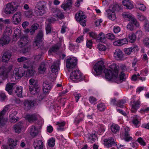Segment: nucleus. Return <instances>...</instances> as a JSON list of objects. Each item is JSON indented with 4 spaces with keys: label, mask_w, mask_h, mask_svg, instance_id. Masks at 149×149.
<instances>
[{
    "label": "nucleus",
    "mask_w": 149,
    "mask_h": 149,
    "mask_svg": "<svg viewBox=\"0 0 149 149\" xmlns=\"http://www.w3.org/2000/svg\"><path fill=\"white\" fill-rule=\"evenodd\" d=\"M111 70L105 68L104 70V73L105 74V78L109 80H110L112 78L116 79L115 82L117 83H120L124 80L125 75L122 72L120 74V77L118 78L119 68L118 65L115 64H113L109 66Z\"/></svg>",
    "instance_id": "f257e3e1"
},
{
    "label": "nucleus",
    "mask_w": 149,
    "mask_h": 149,
    "mask_svg": "<svg viewBox=\"0 0 149 149\" xmlns=\"http://www.w3.org/2000/svg\"><path fill=\"white\" fill-rule=\"evenodd\" d=\"M47 10L46 3L43 1H39L37 5L35 13L38 16L42 15L46 13Z\"/></svg>",
    "instance_id": "f03ea898"
},
{
    "label": "nucleus",
    "mask_w": 149,
    "mask_h": 149,
    "mask_svg": "<svg viewBox=\"0 0 149 149\" xmlns=\"http://www.w3.org/2000/svg\"><path fill=\"white\" fill-rule=\"evenodd\" d=\"M77 59L75 57H69L66 61V66L69 72L74 68L77 65Z\"/></svg>",
    "instance_id": "7ed1b4c3"
},
{
    "label": "nucleus",
    "mask_w": 149,
    "mask_h": 149,
    "mask_svg": "<svg viewBox=\"0 0 149 149\" xmlns=\"http://www.w3.org/2000/svg\"><path fill=\"white\" fill-rule=\"evenodd\" d=\"M70 78L72 80L77 82L82 81L83 77L79 70H74L70 73Z\"/></svg>",
    "instance_id": "20e7f679"
},
{
    "label": "nucleus",
    "mask_w": 149,
    "mask_h": 149,
    "mask_svg": "<svg viewBox=\"0 0 149 149\" xmlns=\"http://www.w3.org/2000/svg\"><path fill=\"white\" fill-rule=\"evenodd\" d=\"M13 66L10 65L9 67L2 66L0 69V76L1 78L4 80L7 78L8 74L12 69Z\"/></svg>",
    "instance_id": "39448f33"
},
{
    "label": "nucleus",
    "mask_w": 149,
    "mask_h": 149,
    "mask_svg": "<svg viewBox=\"0 0 149 149\" xmlns=\"http://www.w3.org/2000/svg\"><path fill=\"white\" fill-rule=\"evenodd\" d=\"M18 6L14 2L8 3L4 10V12L6 14H10L15 11L17 9Z\"/></svg>",
    "instance_id": "423d86ee"
},
{
    "label": "nucleus",
    "mask_w": 149,
    "mask_h": 149,
    "mask_svg": "<svg viewBox=\"0 0 149 149\" xmlns=\"http://www.w3.org/2000/svg\"><path fill=\"white\" fill-rule=\"evenodd\" d=\"M86 17L84 13L81 11H79L75 15V18L77 21L79 22L80 24L83 26L86 25Z\"/></svg>",
    "instance_id": "0eeeda50"
},
{
    "label": "nucleus",
    "mask_w": 149,
    "mask_h": 149,
    "mask_svg": "<svg viewBox=\"0 0 149 149\" xmlns=\"http://www.w3.org/2000/svg\"><path fill=\"white\" fill-rule=\"evenodd\" d=\"M36 102L35 100H25L23 102L24 109L26 111L30 110L35 105Z\"/></svg>",
    "instance_id": "6e6552de"
},
{
    "label": "nucleus",
    "mask_w": 149,
    "mask_h": 149,
    "mask_svg": "<svg viewBox=\"0 0 149 149\" xmlns=\"http://www.w3.org/2000/svg\"><path fill=\"white\" fill-rule=\"evenodd\" d=\"M104 68V63L102 61H100L96 63L93 67L94 70L96 72L95 75H98L100 74Z\"/></svg>",
    "instance_id": "1a4fd4ad"
},
{
    "label": "nucleus",
    "mask_w": 149,
    "mask_h": 149,
    "mask_svg": "<svg viewBox=\"0 0 149 149\" xmlns=\"http://www.w3.org/2000/svg\"><path fill=\"white\" fill-rule=\"evenodd\" d=\"M20 40L18 42V45L20 47L22 48L28 44L29 39L27 36L24 35L20 37Z\"/></svg>",
    "instance_id": "9d476101"
},
{
    "label": "nucleus",
    "mask_w": 149,
    "mask_h": 149,
    "mask_svg": "<svg viewBox=\"0 0 149 149\" xmlns=\"http://www.w3.org/2000/svg\"><path fill=\"white\" fill-rule=\"evenodd\" d=\"M24 70L21 67L16 68L13 71L15 78L16 79H20L23 76H24Z\"/></svg>",
    "instance_id": "9b49d317"
},
{
    "label": "nucleus",
    "mask_w": 149,
    "mask_h": 149,
    "mask_svg": "<svg viewBox=\"0 0 149 149\" xmlns=\"http://www.w3.org/2000/svg\"><path fill=\"white\" fill-rule=\"evenodd\" d=\"M21 20V13L17 12L15 14L12 18V22L15 25L19 24Z\"/></svg>",
    "instance_id": "f8f14e48"
},
{
    "label": "nucleus",
    "mask_w": 149,
    "mask_h": 149,
    "mask_svg": "<svg viewBox=\"0 0 149 149\" xmlns=\"http://www.w3.org/2000/svg\"><path fill=\"white\" fill-rule=\"evenodd\" d=\"M51 12L52 15L56 17H57L59 19H63L64 16L61 10L56 8H52Z\"/></svg>",
    "instance_id": "ddd939ff"
},
{
    "label": "nucleus",
    "mask_w": 149,
    "mask_h": 149,
    "mask_svg": "<svg viewBox=\"0 0 149 149\" xmlns=\"http://www.w3.org/2000/svg\"><path fill=\"white\" fill-rule=\"evenodd\" d=\"M113 57L117 60H122L123 59V55L122 51L119 49H117L113 52Z\"/></svg>",
    "instance_id": "4468645a"
},
{
    "label": "nucleus",
    "mask_w": 149,
    "mask_h": 149,
    "mask_svg": "<svg viewBox=\"0 0 149 149\" xmlns=\"http://www.w3.org/2000/svg\"><path fill=\"white\" fill-rule=\"evenodd\" d=\"M42 86L43 92L45 93H47L51 90L52 85L51 82L45 81L43 82Z\"/></svg>",
    "instance_id": "2eb2a0df"
},
{
    "label": "nucleus",
    "mask_w": 149,
    "mask_h": 149,
    "mask_svg": "<svg viewBox=\"0 0 149 149\" xmlns=\"http://www.w3.org/2000/svg\"><path fill=\"white\" fill-rule=\"evenodd\" d=\"M104 142L105 145L107 148L110 147L114 145H117L116 142L115 141L114 139L112 138L105 139Z\"/></svg>",
    "instance_id": "dca6fc26"
},
{
    "label": "nucleus",
    "mask_w": 149,
    "mask_h": 149,
    "mask_svg": "<svg viewBox=\"0 0 149 149\" xmlns=\"http://www.w3.org/2000/svg\"><path fill=\"white\" fill-rule=\"evenodd\" d=\"M122 15L125 18H129L131 21L133 22V24L136 26H139L138 23L137 22L136 19L133 17L132 15L131 14L128 13H124Z\"/></svg>",
    "instance_id": "f3484780"
},
{
    "label": "nucleus",
    "mask_w": 149,
    "mask_h": 149,
    "mask_svg": "<svg viewBox=\"0 0 149 149\" xmlns=\"http://www.w3.org/2000/svg\"><path fill=\"white\" fill-rule=\"evenodd\" d=\"M29 132L31 136L33 138L37 136L39 133L38 128L34 125H32L29 128Z\"/></svg>",
    "instance_id": "a211bd4d"
},
{
    "label": "nucleus",
    "mask_w": 149,
    "mask_h": 149,
    "mask_svg": "<svg viewBox=\"0 0 149 149\" xmlns=\"http://www.w3.org/2000/svg\"><path fill=\"white\" fill-rule=\"evenodd\" d=\"M61 46L60 43H57L53 45L49 49L48 51V54L50 55L53 53L58 52Z\"/></svg>",
    "instance_id": "6ab92c4d"
},
{
    "label": "nucleus",
    "mask_w": 149,
    "mask_h": 149,
    "mask_svg": "<svg viewBox=\"0 0 149 149\" xmlns=\"http://www.w3.org/2000/svg\"><path fill=\"white\" fill-rule=\"evenodd\" d=\"M10 141L12 143H9L8 145H2L1 147L2 149H14V147L17 145V141H15V142H14V141L11 139H10Z\"/></svg>",
    "instance_id": "aec40b11"
},
{
    "label": "nucleus",
    "mask_w": 149,
    "mask_h": 149,
    "mask_svg": "<svg viewBox=\"0 0 149 149\" xmlns=\"http://www.w3.org/2000/svg\"><path fill=\"white\" fill-rule=\"evenodd\" d=\"M10 40L9 36L3 35L0 39V44L2 45L8 44Z\"/></svg>",
    "instance_id": "412c9836"
},
{
    "label": "nucleus",
    "mask_w": 149,
    "mask_h": 149,
    "mask_svg": "<svg viewBox=\"0 0 149 149\" xmlns=\"http://www.w3.org/2000/svg\"><path fill=\"white\" fill-rule=\"evenodd\" d=\"M35 71L32 67L28 68L25 71L24 70V76L27 77H31L33 76L34 74Z\"/></svg>",
    "instance_id": "4be33fe9"
},
{
    "label": "nucleus",
    "mask_w": 149,
    "mask_h": 149,
    "mask_svg": "<svg viewBox=\"0 0 149 149\" xmlns=\"http://www.w3.org/2000/svg\"><path fill=\"white\" fill-rule=\"evenodd\" d=\"M72 1H68L66 2L63 3L61 5V7L65 11L69 10L72 7Z\"/></svg>",
    "instance_id": "5701e85b"
},
{
    "label": "nucleus",
    "mask_w": 149,
    "mask_h": 149,
    "mask_svg": "<svg viewBox=\"0 0 149 149\" xmlns=\"http://www.w3.org/2000/svg\"><path fill=\"white\" fill-rule=\"evenodd\" d=\"M11 53L9 52H4L2 57V61L3 62H7L11 57Z\"/></svg>",
    "instance_id": "b1692460"
},
{
    "label": "nucleus",
    "mask_w": 149,
    "mask_h": 149,
    "mask_svg": "<svg viewBox=\"0 0 149 149\" xmlns=\"http://www.w3.org/2000/svg\"><path fill=\"white\" fill-rule=\"evenodd\" d=\"M17 111H14L10 113L9 116V120L11 123H15L17 120L18 118L16 117V115L17 114Z\"/></svg>",
    "instance_id": "393cba45"
},
{
    "label": "nucleus",
    "mask_w": 149,
    "mask_h": 149,
    "mask_svg": "<svg viewBox=\"0 0 149 149\" xmlns=\"http://www.w3.org/2000/svg\"><path fill=\"white\" fill-rule=\"evenodd\" d=\"M140 102L139 101L133 102L132 103L131 110L132 112H136L137 109L139 107Z\"/></svg>",
    "instance_id": "a878e982"
},
{
    "label": "nucleus",
    "mask_w": 149,
    "mask_h": 149,
    "mask_svg": "<svg viewBox=\"0 0 149 149\" xmlns=\"http://www.w3.org/2000/svg\"><path fill=\"white\" fill-rule=\"evenodd\" d=\"M122 3L123 6L127 9L131 10L134 8L133 4L129 0H123Z\"/></svg>",
    "instance_id": "bb28decb"
},
{
    "label": "nucleus",
    "mask_w": 149,
    "mask_h": 149,
    "mask_svg": "<svg viewBox=\"0 0 149 149\" xmlns=\"http://www.w3.org/2000/svg\"><path fill=\"white\" fill-rule=\"evenodd\" d=\"M29 91L31 94L33 95H36L39 93L40 89L37 86H32L29 88Z\"/></svg>",
    "instance_id": "cd10ccee"
},
{
    "label": "nucleus",
    "mask_w": 149,
    "mask_h": 149,
    "mask_svg": "<svg viewBox=\"0 0 149 149\" xmlns=\"http://www.w3.org/2000/svg\"><path fill=\"white\" fill-rule=\"evenodd\" d=\"M37 119L36 116L35 114L27 115L26 117V119L31 123L36 120Z\"/></svg>",
    "instance_id": "c85d7f7f"
},
{
    "label": "nucleus",
    "mask_w": 149,
    "mask_h": 149,
    "mask_svg": "<svg viewBox=\"0 0 149 149\" xmlns=\"http://www.w3.org/2000/svg\"><path fill=\"white\" fill-rule=\"evenodd\" d=\"M5 114L0 112V127H2L4 126L7 122V119L5 118Z\"/></svg>",
    "instance_id": "c756f323"
},
{
    "label": "nucleus",
    "mask_w": 149,
    "mask_h": 149,
    "mask_svg": "<svg viewBox=\"0 0 149 149\" xmlns=\"http://www.w3.org/2000/svg\"><path fill=\"white\" fill-rule=\"evenodd\" d=\"M108 15V17L109 19L113 21L116 19L115 13L113 11L109 9L106 11Z\"/></svg>",
    "instance_id": "7c9ffc66"
},
{
    "label": "nucleus",
    "mask_w": 149,
    "mask_h": 149,
    "mask_svg": "<svg viewBox=\"0 0 149 149\" xmlns=\"http://www.w3.org/2000/svg\"><path fill=\"white\" fill-rule=\"evenodd\" d=\"M22 128V123L21 122H19L14 126V129L15 132L18 134L21 132Z\"/></svg>",
    "instance_id": "2f4dec72"
},
{
    "label": "nucleus",
    "mask_w": 149,
    "mask_h": 149,
    "mask_svg": "<svg viewBox=\"0 0 149 149\" xmlns=\"http://www.w3.org/2000/svg\"><path fill=\"white\" fill-rule=\"evenodd\" d=\"M15 83H8L7 84L6 87V90L9 93L11 94L12 93L13 86L15 85Z\"/></svg>",
    "instance_id": "473e14b6"
},
{
    "label": "nucleus",
    "mask_w": 149,
    "mask_h": 149,
    "mask_svg": "<svg viewBox=\"0 0 149 149\" xmlns=\"http://www.w3.org/2000/svg\"><path fill=\"white\" fill-rule=\"evenodd\" d=\"M59 63L58 62H54L51 66V71L53 73L57 72L58 69Z\"/></svg>",
    "instance_id": "72a5a7b5"
},
{
    "label": "nucleus",
    "mask_w": 149,
    "mask_h": 149,
    "mask_svg": "<svg viewBox=\"0 0 149 149\" xmlns=\"http://www.w3.org/2000/svg\"><path fill=\"white\" fill-rule=\"evenodd\" d=\"M97 40L98 42H101L103 43H105L106 41L105 38L104 34L102 33H100L97 37Z\"/></svg>",
    "instance_id": "f704fd0d"
},
{
    "label": "nucleus",
    "mask_w": 149,
    "mask_h": 149,
    "mask_svg": "<svg viewBox=\"0 0 149 149\" xmlns=\"http://www.w3.org/2000/svg\"><path fill=\"white\" fill-rule=\"evenodd\" d=\"M84 116L82 113L79 114L75 118L74 120V123L76 124H78L83 120V118Z\"/></svg>",
    "instance_id": "c9c22d12"
},
{
    "label": "nucleus",
    "mask_w": 149,
    "mask_h": 149,
    "mask_svg": "<svg viewBox=\"0 0 149 149\" xmlns=\"http://www.w3.org/2000/svg\"><path fill=\"white\" fill-rule=\"evenodd\" d=\"M111 129L112 132L114 134H116L119 132L120 127L117 125L113 124L111 126Z\"/></svg>",
    "instance_id": "e433bc0d"
},
{
    "label": "nucleus",
    "mask_w": 149,
    "mask_h": 149,
    "mask_svg": "<svg viewBox=\"0 0 149 149\" xmlns=\"http://www.w3.org/2000/svg\"><path fill=\"white\" fill-rule=\"evenodd\" d=\"M43 31L41 30L37 34L35 39L41 41L43 38Z\"/></svg>",
    "instance_id": "4c0bfd02"
},
{
    "label": "nucleus",
    "mask_w": 149,
    "mask_h": 149,
    "mask_svg": "<svg viewBox=\"0 0 149 149\" xmlns=\"http://www.w3.org/2000/svg\"><path fill=\"white\" fill-rule=\"evenodd\" d=\"M21 36V31L18 28H16L14 30L13 39L15 40V38H19Z\"/></svg>",
    "instance_id": "58836bf2"
},
{
    "label": "nucleus",
    "mask_w": 149,
    "mask_h": 149,
    "mask_svg": "<svg viewBox=\"0 0 149 149\" xmlns=\"http://www.w3.org/2000/svg\"><path fill=\"white\" fill-rule=\"evenodd\" d=\"M134 118L132 120V123L136 127H138L140 125V122L139 121V116H135Z\"/></svg>",
    "instance_id": "ea45409f"
},
{
    "label": "nucleus",
    "mask_w": 149,
    "mask_h": 149,
    "mask_svg": "<svg viewBox=\"0 0 149 149\" xmlns=\"http://www.w3.org/2000/svg\"><path fill=\"white\" fill-rule=\"evenodd\" d=\"M22 88L21 86L17 87L15 91V93L18 97H21L22 96Z\"/></svg>",
    "instance_id": "a19ab883"
},
{
    "label": "nucleus",
    "mask_w": 149,
    "mask_h": 149,
    "mask_svg": "<svg viewBox=\"0 0 149 149\" xmlns=\"http://www.w3.org/2000/svg\"><path fill=\"white\" fill-rule=\"evenodd\" d=\"M46 69V68L45 63H42L38 68L39 72L40 73H43L45 71Z\"/></svg>",
    "instance_id": "79ce46f5"
},
{
    "label": "nucleus",
    "mask_w": 149,
    "mask_h": 149,
    "mask_svg": "<svg viewBox=\"0 0 149 149\" xmlns=\"http://www.w3.org/2000/svg\"><path fill=\"white\" fill-rule=\"evenodd\" d=\"M97 138V137L95 134H90L88 136V141L89 142L91 143L94 142Z\"/></svg>",
    "instance_id": "37998d69"
},
{
    "label": "nucleus",
    "mask_w": 149,
    "mask_h": 149,
    "mask_svg": "<svg viewBox=\"0 0 149 149\" xmlns=\"http://www.w3.org/2000/svg\"><path fill=\"white\" fill-rule=\"evenodd\" d=\"M129 38L130 42L132 43H133L136 40V37L135 34L133 33H132L129 34Z\"/></svg>",
    "instance_id": "c03bdc74"
},
{
    "label": "nucleus",
    "mask_w": 149,
    "mask_h": 149,
    "mask_svg": "<svg viewBox=\"0 0 149 149\" xmlns=\"http://www.w3.org/2000/svg\"><path fill=\"white\" fill-rule=\"evenodd\" d=\"M138 18L141 21H145V22H147L148 21L146 19L145 16L141 13H138L137 14Z\"/></svg>",
    "instance_id": "a18cd8bd"
},
{
    "label": "nucleus",
    "mask_w": 149,
    "mask_h": 149,
    "mask_svg": "<svg viewBox=\"0 0 149 149\" xmlns=\"http://www.w3.org/2000/svg\"><path fill=\"white\" fill-rule=\"evenodd\" d=\"M48 144L49 146L53 147L55 144V139L53 138H50L48 141Z\"/></svg>",
    "instance_id": "49530a36"
},
{
    "label": "nucleus",
    "mask_w": 149,
    "mask_h": 149,
    "mask_svg": "<svg viewBox=\"0 0 149 149\" xmlns=\"http://www.w3.org/2000/svg\"><path fill=\"white\" fill-rule=\"evenodd\" d=\"M33 145L34 147L38 146H43V143L40 140L36 141H34L33 143Z\"/></svg>",
    "instance_id": "de8ad7c7"
},
{
    "label": "nucleus",
    "mask_w": 149,
    "mask_h": 149,
    "mask_svg": "<svg viewBox=\"0 0 149 149\" xmlns=\"http://www.w3.org/2000/svg\"><path fill=\"white\" fill-rule=\"evenodd\" d=\"M117 105L119 107L121 108H123L124 104L126 102V101L125 100H118L117 101Z\"/></svg>",
    "instance_id": "09e8293b"
},
{
    "label": "nucleus",
    "mask_w": 149,
    "mask_h": 149,
    "mask_svg": "<svg viewBox=\"0 0 149 149\" xmlns=\"http://www.w3.org/2000/svg\"><path fill=\"white\" fill-rule=\"evenodd\" d=\"M65 123L64 122H57L56 125H58L57 127V130H62L63 129V127L65 125Z\"/></svg>",
    "instance_id": "8fccbe9b"
},
{
    "label": "nucleus",
    "mask_w": 149,
    "mask_h": 149,
    "mask_svg": "<svg viewBox=\"0 0 149 149\" xmlns=\"http://www.w3.org/2000/svg\"><path fill=\"white\" fill-rule=\"evenodd\" d=\"M12 33V31L10 28L9 27H6L4 31L3 35L9 36Z\"/></svg>",
    "instance_id": "3c124183"
},
{
    "label": "nucleus",
    "mask_w": 149,
    "mask_h": 149,
    "mask_svg": "<svg viewBox=\"0 0 149 149\" xmlns=\"http://www.w3.org/2000/svg\"><path fill=\"white\" fill-rule=\"evenodd\" d=\"M29 59V58L22 56L17 58V61L19 63L22 62H27Z\"/></svg>",
    "instance_id": "603ef678"
},
{
    "label": "nucleus",
    "mask_w": 149,
    "mask_h": 149,
    "mask_svg": "<svg viewBox=\"0 0 149 149\" xmlns=\"http://www.w3.org/2000/svg\"><path fill=\"white\" fill-rule=\"evenodd\" d=\"M42 54H39L38 55H35L33 56V58L34 59L35 61H38L42 59Z\"/></svg>",
    "instance_id": "864d4df0"
},
{
    "label": "nucleus",
    "mask_w": 149,
    "mask_h": 149,
    "mask_svg": "<svg viewBox=\"0 0 149 149\" xmlns=\"http://www.w3.org/2000/svg\"><path fill=\"white\" fill-rule=\"evenodd\" d=\"M106 37L108 39L111 40H114L115 38V37L114 35L110 33H109L107 34L106 36Z\"/></svg>",
    "instance_id": "5fc2aeb1"
},
{
    "label": "nucleus",
    "mask_w": 149,
    "mask_h": 149,
    "mask_svg": "<svg viewBox=\"0 0 149 149\" xmlns=\"http://www.w3.org/2000/svg\"><path fill=\"white\" fill-rule=\"evenodd\" d=\"M134 25H135L133 22L131 21L127 24V29L131 31L133 30L134 28Z\"/></svg>",
    "instance_id": "6e6d98bb"
},
{
    "label": "nucleus",
    "mask_w": 149,
    "mask_h": 149,
    "mask_svg": "<svg viewBox=\"0 0 149 149\" xmlns=\"http://www.w3.org/2000/svg\"><path fill=\"white\" fill-rule=\"evenodd\" d=\"M105 107L104 103H101L97 105V108L100 111H103L105 109Z\"/></svg>",
    "instance_id": "4d7b16f0"
},
{
    "label": "nucleus",
    "mask_w": 149,
    "mask_h": 149,
    "mask_svg": "<svg viewBox=\"0 0 149 149\" xmlns=\"http://www.w3.org/2000/svg\"><path fill=\"white\" fill-rule=\"evenodd\" d=\"M124 52L125 54L128 55H130L131 52H133L134 49H132L131 47L129 48H125Z\"/></svg>",
    "instance_id": "13d9d810"
},
{
    "label": "nucleus",
    "mask_w": 149,
    "mask_h": 149,
    "mask_svg": "<svg viewBox=\"0 0 149 149\" xmlns=\"http://www.w3.org/2000/svg\"><path fill=\"white\" fill-rule=\"evenodd\" d=\"M45 28L46 31V33L47 34H48L51 33L52 28L49 24H48L47 25L45 26Z\"/></svg>",
    "instance_id": "bf43d9fd"
},
{
    "label": "nucleus",
    "mask_w": 149,
    "mask_h": 149,
    "mask_svg": "<svg viewBox=\"0 0 149 149\" xmlns=\"http://www.w3.org/2000/svg\"><path fill=\"white\" fill-rule=\"evenodd\" d=\"M10 106L9 105H6L3 109L0 112L5 115L6 112L8 111L10 109Z\"/></svg>",
    "instance_id": "052dcab7"
},
{
    "label": "nucleus",
    "mask_w": 149,
    "mask_h": 149,
    "mask_svg": "<svg viewBox=\"0 0 149 149\" xmlns=\"http://www.w3.org/2000/svg\"><path fill=\"white\" fill-rule=\"evenodd\" d=\"M5 25L3 24V19L2 18H0V31L4 29Z\"/></svg>",
    "instance_id": "680f3d73"
},
{
    "label": "nucleus",
    "mask_w": 149,
    "mask_h": 149,
    "mask_svg": "<svg viewBox=\"0 0 149 149\" xmlns=\"http://www.w3.org/2000/svg\"><path fill=\"white\" fill-rule=\"evenodd\" d=\"M138 142L142 146H145L146 143L143 139L141 137H139L137 139Z\"/></svg>",
    "instance_id": "e2e57ef3"
},
{
    "label": "nucleus",
    "mask_w": 149,
    "mask_h": 149,
    "mask_svg": "<svg viewBox=\"0 0 149 149\" xmlns=\"http://www.w3.org/2000/svg\"><path fill=\"white\" fill-rule=\"evenodd\" d=\"M97 48L100 51H104L106 49L105 47L102 44L98 45L97 46Z\"/></svg>",
    "instance_id": "0e129e2a"
},
{
    "label": "nucleus",
    "mask_w": 149,
    "mask_h": 149,
    "mask_svg": "<svg viewBox=\"0 0 149 149\" xmlns=\"http://www.w3.org/2000/svg\"><path fill=\"white\" fill-rule=\"evenodd\" d=\"M89 34L90 37L94 39H97L98 36L96 33L93 32H89Z\"/></svg>",
    "instance_id": "69168bd1"
},
{
    "label": "nucleus",
    "mask_w": 149,
    "mask_h": 149,
    "mask_svg": "<svg viewBox=\"0 0 149 149\" xmlns=\"http://www.w3.org/2000/svg\"><path fill=\"white\" fill-rule=\"evenodd\" d=\"M138 5L139 9L143 11L146 10V6L143 4H138Z\"/></svg>",
    "instance_id": "338daca9"
},
{
    "label": "nucleus",
    "mask_w": 149,
    "mask_h": 149,
    "mask_svg": "<svg viewBox=\"0 0 149 149\" xmlns=\"http://www.w3.org/2000/svg\"><path fill=\"white\" fill-rule=\"evenodd\" d=\"M143 43L145 46L149 47V38H145L143 40Z\"/></svg>",
    "instance_id": "774afa93"
}]
</instances>
